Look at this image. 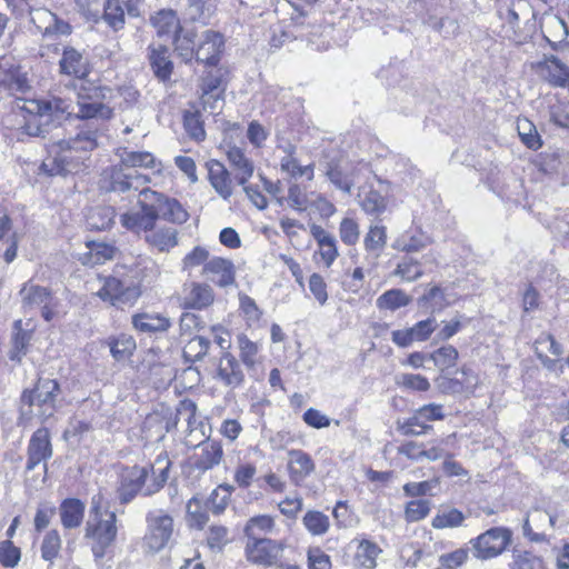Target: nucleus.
<instances>
[{"instance_id": "nucleus-1", "label": "nucleus", "mask_w": 569, "mask_h": 569, "mask_svg": "<svg viewBox=\"0 0 569 569\" xmlns=\"http://www.w3.org/2000/svg\"><path fill=\"white\" fill-rule=\"evenodd\" d=\"M104 128L97 122H84L78 126L74 136L58 142L56 156L42 163L50 176H67L88 169L91 153L100 144Z\"/></svg>"}, {"instance_id": "nucleus-2", "label": "nucleus", "mask_w": 569, "mask_h": 569, "mask_svg": "<svg viewBox=\"0 0 569 569\" xmlns=\"http://www.w3.org/2000/svg\"><path fill=\"white\" fill-rule=\"evenodd\" d=\"M153 164L154 158L150 152L123 149L120 153V164L110 168L106 190L118 193L139 190L150 182V178L138 172L137 168H152Z\"/></svg>"}, {"instance_id": "nucleus-3", "label": "nucleus", "mask_w": 569, "mask_h": 569, "mask_svg": "<svg viewBox=\"0 0 569 569\" xmlns=\"http://www.w3.org/2000/svg\"><path fill=\"white\" fill-rule=\"evenodd\" d=\"M197 405L190 399H183L177 407V419L183 418L188 423L189 435L186 443L191 447H198L200 453L194 458L193 467L199 471H207L218 466L223 457L222 446L219 441L199 440L197 443L192 439L197 431L196 423Z\"/></svg>"}, {"instance_id": "nucleus-4", "label": "nucleus", "mask_w": 569, "mask_h": 569, "mask_svg": "<svg viewBox=\"0 0 569 569\" xmlns=\"http://www.w3.org/2000/svg\"><path fill=\"white\" fill-rule=\"evenodd\" d=\"M118 533L116 512L104 510V517H91L86 523L87 539L92 541L91 551L97 569L110 568L104 565L103 558L109 547L116 541Z\"/></svg>"}, {"instance_id": "nucleus-5", "label": "nucleus", "mask_w": 569, "mask_h": 569, "mask_svg": "<svg viewBox=\"0 0 569 569\" xmlns=\"http://www.w3.org/2000/svg\"><path fill=\"white\" fill-rule=\"evenodd\" d=\"M59 385L56 380H39L31 391H23L21 396V415L38 417L46 420L53 416L54 402Z\"/></svg>"}, {"instance_id": "nucleus-6", "label": "nucleus", "mask_w": 569, "mask_h": 569, "mask_svg": "<svg viewBox=\"0 0 569 569\" xmlns=\"http://www.w3.org/2000/svg\"><path fill=\"white\" fill-rule=\"evenodd\" d=\"M146 533L142 547L149 553H158L169 546L174 532L173 518L163 509H153L146 515Z\"/></svg>"}, {"instance_id": "nucleus-7", "label": "nucleus", "mask_w": 569, "mask_h": 569, "mask_svg": "<svg viewBox=\"0 0 569 569\" xmlns=\"http://www.w3.org/2000/svg\"><path fill=\"white\" fill-rule=\"evenodd\" d=\"M512 541L507 527H492L469 541L470 551L478 560H490L502 555Z\"/></svg>"}, {"instance_id": "nucleus-8", "label": "nucleus", "mask_w": 569, "mask_h": 569, "mask_svg": "<svg viewBox=\"0 0 569 569\" xmlns=\"http://www.w3.org/2000/svg\"><path fill=\"white\" fill-rule=\"evenodd\" d=\"M153 467L132 466L127 467L120 475L119 485L117 487V498L121 505L130 503L139 492L142 491L149 477V470Z\"/></svg>"}, {"instance_id": "nucleus-9", "label": "nucleus", "mask_w": 569, "mask_h": 569, "mask_svg": "<svg viewBox=\"0 0 569 569\" xmlns=\"http://www.w3.org/2000/svg\"><path fill=\"white\" fill-rule=\"evenodd\" d=\"M137 204L139 210L122 213L120 216V223L127 230L140 236L142 230L154 227L161 214L139 193Z\"/></svg>"}, {"instance_id": "nucleus-10", "label": "nucleus", "mask_w": 569, "mask_h": 569, "mask_svg": "<svg viewBox=\"0 0 569 569\" xmlns=\"http://www.w3.org/2000/svg\"><path fill=\"white\" fill-rule=\"evenodd\" d=\"M97 295L103 301L121 307L132 305L139 298L140 291L136 286L127 284L117 277L108 276L103 278V284Z\"/></svg>"}, {"instance_id": "nucleus-11", "label": "nucleus", "mask_w": 569, "mask_h": 569, "mask_svg": "<svg viewBox=\"0 0 569 569\" xmlns=\"http://www.w3.org/2000/svg\"><path fill=\"white\" fill-rule=\"evenodd\" d=\"M283 545L268 538H251L246 545L247 559L256 565L272 566L281 558Z\"/></svg>"}, {"instance_id": "nucleus-12", "label": "nucleus", "mask_w": 569, "mask_h": 569, "mask_svg": "<svg viewBox=\"0 0 569 569\" xmlns=\"http://www.w3.org/2000/svg\"><path fill=\"white\" fill-rule=\"evenodd\" d=\"M53 455L50 440V432L47 428L37 429L28 443L26 471H32L38 465L43 463V470L47 472V461Z\"/></svg>"}, {"instance_id": "nucleus-13", "label": "nucleus", "mask_w": 569, "mask_h": 569, "mask_svg": "<svg viewBox=\"0 0 569 569\" xmlns=\"http://www.w3.org/2000/svg\"><path fill=\"white\" fill-rule=\"evenodd\" d=\"M59 71L61 74L83 80L90 73V63L86 51L69 44L62 46Z\"/></svg>"}, {"instance_id": "nucleus-14", "label": "nucleus", "mask_w": 569, "mask_h": 569, "mask_svg": "<svg viewBox=\"0 0 569 569\" xmlns=\"http://www.w3.org/2000/svg\"><path fill=\"white\" fill-rule=\"evenodd\" d=\"M214 378L230 389L240 388L244 383V372L241 363L229 351L222 352Z\"/></svg>"}, {"instance_id": "nucleus-15", "label": "nucleus", "mask_w": 569, "mask_h": 569, "mask_svg": "<svg viewBox=\"0 0 569 569\" xmlns=\"http://www.w3.org/2000/svg\"><path fill=\"white\" fill-rule=\"evenodd\" d=\"M142 233L148 247L159 253H168L179 243V232L173 227L154 226L151 229L142 230Z\"/></svg>"}, {"instance_id": "nucleus-16", "label": "nucleus", "mask_w": 569, "mask_h": 569, "mask_svg": "<svg viewBox=\"0 0 569 569\" xmlns=\"http://www.w3.org/2000/svg\"><path fill=\"white\" fill-rule=\"evenodd\" d=\"M223 47L224 39L220 32L206 30L196 50V60L208 66H217Z\"/></svg>"}, {"instance_id": "nucleus-17", "label": "nucleus", "mask_w": 569, "mask_h": 569, "mask_svg": "<svg viewBox=\"0 0 569 569\" xmlns=\"http://www.w3.org/2000/svg\"><path fill=\"white\" fill-rule=\"evenodd\" d=\"M213 300V290L207 283L190 282L183 286L181 306L184 309L201 310L209 307Z\"/></svg>"}, {"instance_id": "nucleus-18", "label": "nucleus", "mask_w": 569, "mask_h": 569, "mask_svg": "<svg viewBox=\"0 0 569 569\" xmlns=\"http://www.w3.org/2000/svg\"><path fill=\"white\" fill-rule=\"evenodd\" d=\"M76 118L86 120V122H97L107 131L106 121L113 117V110L104 102H93L89 100L78 99Z\"/></svg>"}, {"instance_id": "nucleus-19", "label": "nucleus", "mask_w": 569, "mask_h": 569, "mask_svg": "<svg viewBox=\"0 0 569 569\" xmlns=\"http://www.w3.org/2000/svg\"><path fill=\"white\" fill-rule=\"evenodd\" d=\"M288 456L289 476L295 483L302 482L315 472L316 463L309 453L299 449H292L288 452Z\"/></svg>"}, {"instance_id": "nucleus-20", "label": "nucleus", "mask_w": 569, "mask_h": 569, "mask_svg": "<svg viewBox=\"0 0 569 569\" xmlns=\"http://www.w3.org/2000/svg\"><path fill=\"white\" fill-rule=\"evenodd\" d=\"M208 179L214 191L224 200L232 196V180L227 168L218 160L207 162Z\"/></svg>"}, {"instance_id": "nucleus-21", "label": "nucleus", "mask_w": 569, "mask_h": 569, "mask_svg": "<svg viewBox=\"0 0 569 569\" xmlns=\"http://www.w3.org/2000/svg\"><path fill=\"white\" fill-rule=\"evenodd\" d=\"M149 49V61L154 76L163 82L169 80L173 71L169 48L162 43H153Z\"/></svg>"}, {"instance_id": "nucleus-22", "label": "nucleus", "mask_w": 569, "mask_h": 569, "mask_svg": "<svg viewBox=\"0 0 569 569\" xmlns=\"http://www.w3.org/2000/svg\"><path fill=\"white\" fill-rule=\"evenodd\" d=\"M310 233L317 241L319 253L326 267H330L339 256L335 236L316 223L310 226Z\"/></svg>"}, {"instance_id": "nucleus-23", "label": "nucleus", "mask_w": 569, "mask_h": 569, "mask_svg": "<svg viewBox=\"0 0 569 569\" xmlns=\"http://www.w3.org/2000/svg\"><path fill=\"white\" fill-rule=\"evenodd\" d=\"M19 295L21 296L22 307L24 310H31L44 305H50L52 300V292L49 288L30 282L22 286Z\"/></svg>"}, {"instance_id": "nucleus-24", "label": "nucleus", "mask_w": 569, "mask_h": 569, "mask_svg": "<svg viewBox=\"0 0 569 569\" xmlns=\"http://www.w3.org/2000/svg\"><path fill=\"white\" fill-rule=\"evenodd\" d=\"M131 322L137 331L148 335L164 332L171 326L169 318L159 313L147 312L133 315Z\"/></svg>"}, {"instance_id": "nucleus-25", "label": "nucleus", "mask_w": 569, "mask_h": 569, "mask_svg": "<svg viewBox=\"0 0 569 569\" xmlns=\"http://www.w3.org/2000/svg\"><path fill=\"white\" fill-rule=\"evenodd\" d=\"M84 503L77 498H67L62 500L59 507L61 525L66 529L80 527L84 517Z\"/></svg>"}, {"instance_id": "nucleus-26", "label": "nucleus", "mask_w": 569, "mask_h": 569, "mask_svg": "<svg viewBox=\"0 0 569 569\" xmlns=\"http://www.w3.org/2000/svg\"><path fill=\"white\" fill-rule=\"evenodd\" d=\"M203 271L206 273L217 274L219 278L214 280L216 284L226 288L234 283V266L232 261L216 257L204 263Z\"/></svg>"}, {"instance_id": "nucleus-27", "label": "nucleus", "mask_w": 569, "mask_h": 569, "mask_svg": "<svg viewBox=\"0 0 569 569\" xmlns=\"http://www.w3.org/2000/svg\"><path fill=\"white\" fill-rule=\"evenodd\" d=\"M227 158L230 164L238 170L236 174V180L239 186H244L248 180L252 177L254 171V166L252 160H250L243 152L242 149L238 147H231L227 152Z\"/></svg>"}, {"instance_id": "nucleus-28", "label": "nucleus", "mask_w": 569, "mask_h": 569, "mask_svg": "<svg viewBox=\"0 0 569 569\" xmlns=\"http://www.w3.org/2000/svg\"><path fill=\"white\" fill-rule=\"evenodd\" d=\"M323 172L330 182L339 190L347 194H351L355 186L353 178L342 169L337 160L328 161L325 164Z\"/></svg>"}, {"instance_id": "nucleus-29", "label": "nucleus", "mask_w": 569, "mask_h": 569, "mask_svg": "<svg viewBox=\"0 0 569 569\" xmlns=\"http://www.w3.org/2000/svg\"><path fill=\"white\" fill-rule=\"evenodd\" d=\"M186 14L194 22L208 24L217 8V0H186Z\"/></svg>"}, {"instance_id": "nucleus-30", "label": "nucleus", "mask_w": 569, "mask_h": 569, "mask_svg": "<svg viewBox=\"0 0 569 569\" xmlns=\"http://www.w3.org/2000/svg\"><path fill=\"white\" fill-rule=\"evenodd\" d=\"M107 343L110 348L111 356L116 361H124L129 359L137 348L134 338L127 333L109 337Z\"/></svg>"}, {"instance_id": "nucleus-31", "label": "nucleus", "mask_w": 569, "mask_h": 569, "mask_svg": "<svg viewBox=\"0 0 569 569\" xmlns=\"http://www.w3.org/2000/svg\"><path fill=\"white\" fill-rule=\"evenodd\" d=\"M114 218L116 211L112 207H94L89 210L86 217V226L89 230H107L113 223Z\"/></svg>"}, {"instance_id": "nucleus-32", "label": "nucleus", "mask_w": 569, "mask_h": 569, "mask_svg": "<svg viewBox=\"0 0 569 569\" xmlns=\"http://www.w3.org/2000/svg\"><path fill=\"white\" fill-rule=\"evenodd\" d=\"M87 248L89 251L84 253L82 263L90 266L104 263L107 260L112 259L117 251L112 244L98 241H88Z\"/></svg>"}, {"instance_id": "nucleus-33", "label": "nucleus", "mask_w": 569, "mask_h": 569, "mask_svg": "<svg viewBox=\"0 0 569 569\" xmlns=\"http://www.w3.org/2000/svg\"><path fill=\"white\" fill-rule=\"evenodd\" d=\"M546 79L553 87L565 88L569 84V67L556 56L546 59Z\"/></svg>"}, {"instance_id": "nucleus-34", "label": "nucleus", "mask_w": 569, "mask_h": 569, "mask_svg": "<svg viewBox=\"0 0 569 569\" xmlns=\"http://www.w3.org/2000/svg\"><path fill=\"white\" fill-rule=\"evenodd\" d=\"M151 22L160 38L169 37L172 39L179 27L177 14L171 9L158 11L151 17Z\"/></svg>"}, {"instance_id": "nucleus-35", "label": "nucleus", "mask_w": 569, "mask_h": 569, "mask_svg": "<svg viewBox=\"0 0 569 569\" xmlns=\"http://www.w3.org/2000/svg\"><path fill=\"white\" fill-rule=\"evenodd\" d=\"M284 151L287 156L280 161L281 170L288 172L292 178L307 176V179L311 181L313 179V164L300 166L298 160L293 157L296 147L292 144H288Z\"/></svg>"}, {"instance_id": "nucleus-36", "label": "nucleus", "mask_w": 569, "mask_h": 569, "mask_svg": "<svg viewBox=\"0 0 569 569\" xmlns=\"http://www.w3.org/2000/svg\"><path fill=\"white\" fill-rule=\"evenodd\" d=\"M112 89L108 86L97 84L94 82L82 80L77 89L78 99L89 100L93 102H103L110 99Z\"/></svg>"}, {"instance_id": "nucleus-37", "label": "nucleus", "mask_w": 569, "mask_h": 569, "mask_svg": "<svg viewBox=\"0 0 569 569\" xmlns=\"http://www.w3.org/2000/svg\"><path fill=\"white\" fill-rule=\"evenodd\" d=\"M466 516L457 508H441L432 518L431 525L435 529L458 528L462 526Z\"/></svg>"}, {"instance_id": "nucleus-38", "label": "nucleus", "mask_w": 569, "mask_h": 569, "mask_svg": "<svg viewBox=\"0 0 569 569\" xmlns=\"http://www.w3.org/2000/svg\"><path fill=\"white\" fill-rule=\"evenodd\" d=\"M239 358L241 363L248 369H253L258 363V353L260 346L251 341L246 335L241 333L237 337Z\"/></svg>"}, {"instance_id": "nucleus-39", "label": "nucleus", "mask_w": 569, "mask_h": 569, "mask_svg": "<svg viewBox=\"0 0 569 569\" xmlns=\"http://www.w3.org/2000/svg\"><path fill=\"white\" fill-rule=\"evenodd\" d=\"M359 204L367 214L378 218L387 210L388 201L379 191L370 189Z\"/></svg>"}, {"instance_id": "nucleus-40", "label": "nucleus", "mask_w": 569, "mask_h": 569, "mask_svg": "<svg viewBox=\"0 0 569 569\" xmlns=\"http://www.w3.org/2000/svg\"><path fill=\"white\" fill-rule=\"evenodd\" d=\"M411 298L406 295L401 289H390L383 292L377 299V307L379 309L397 310L410 303Z\"/></svg>"}, {"instance_id": "nucleus-41", "label": "nucleus", "mask_w": 569, "mask_h": 569, "mask_svg": "<svg viewBox=\"0 0 569 569\" xmlns=\"http://www.w3.org/2000/svg\"><path fill=\"white\" fill-rule=\"evenodd\" d=\"M517 130L520 140L527 148L531 150H538L541 148V137L539 136L535 124L530 120L526 118L519 119L517 122Z\"/></svg>"}, {"instance_id": "nucleus-42", "label": "nucleus", "mask_w": 569, "mask_h": 569, "mask_svg": "<svg viewBox=\"0 0 569 569\" xmlns=\"http://www.w3.org/2000/svg\"><path fill=\"white\" fill-rule=\"evenodd\" d=\"M106 23L118 31L124 26V9L121 0H107L103 10Z\"/></svg>"}, {"instance_id": "nucleus-43", "label": "nucleus", "mask_w": 569, "mask_h": 569, "mask_svg": "<svg viewBox=\"0 0 569 569\" xmlns=\"http://www.w3.org/2000/svg\"><path fill=\"white\" fill-rule=\"evenodd\" d=\"M232 487L229 485H220L216 488L207 499V508L213 515H221L230 500Z\"/></svg>"}, {"instance_id": "nucleus-44", "label": "nucleus", "mask_w": 569, "mask_h": 569, "mask_svg": "<svg viewBox=\"0 0 569 569\" xmlns=\"http://www.w3.org/2000/svg\"><path fill=\"white\" fill-rule=\"evenodd\" d=\"M208 511L210 510L207 508V502L202 506L197 497H192L187 503L189 525L202 529L209 520Z\"/></svg>"}, {"instance_id": "nucleus-45", "label": "nucleus", "mask_w": 569, "mask_h": 569, "mask_svg": "<svg viewBox=\"0 0 569 569\" xmlns=\"http://www.w3.org/2000/svg\"><path fill=\"white\" fill-rule=\"evenodd\" d=\"M62 541L57 529L49 530L41 543V558L44 561L53 563L54 559L59 556L61 550Z\"/></svg>"}, {"instance_id": "nucleus-46", "label": "nucleus", "mask_w": 569, "mask_h": 569, "mask_svg": "<svg viewBox=\"0 0 569 569\" xmlns=\"http://www.w3.org/2000/svg\"><path fill=\"white\" fill-rule=\"evenodd\" d=\"M533 16L532 9L527 0H512L507 9L506 20L511 28H518L522 20Z\"/></svg>"}, {"instance_id": "nucleus-47", "label": "nucleus", "mask_w": 569, "mask_h": 569, "mask_svg": "<svg viewBox=\"0 0 569 569\" xmlns=\"http://www.w3.org/2000/svg\"><path fill=\"white\" fill-rule=\"evenodd\" d=\"M458 357V350L451 345L440 347L429 355V358L433 361L435 366L441 371L455 367Z\"/></svg>"}, {"instance_id": "nucleus-48", "label": "nucleus", "mask_w": 569, "mask_h": 569, "mask_svg": "<svg viewBox=\"0 0 569 569\" xmlns=\"http://www.w3.org/2000/svg\"><path fill=\"white\" fill-rule=\"evenodd\" d=\"M210 348V340L202 337L196 336L191 338L184 347L183 356L187 361L196 362L203 359L207 356Z\"/></svg>"}, {"instance_id": "nucleus-49", "label": "nucleus", "mask_w": 569, "mask_h": 569, "mask_svg": "<svg viewBox=\"0 0 569 569\" xmlns=\"http://www.w3.org/2000/svg\"><path fill=\"white\" fill-rule=\"evenodd\" d=\"M510 569H547L543 560L529 552V551H520L513 550L512 553V562L510 563Z\"/></svg>"}, {"instance_id": "nucleus-50", "label": "nucleus", "mask_w": 569, "mask_h": 569, "mask_svg": "<svg viewBox=\"0 0 569 569\" xmlns=\"http://www.w3.org/2000/svg\"><path fill=\"white\" fill-rule=\"evenodd\" d=\"M160 218L171 223L182 224L188 221L189 213L177 199L168 197Z\"/></svg>"}, {"instance_id": "nucleus-51", "label": "nucleus", "mask_w": 569, "mask_h": 569, "mask_svg": "<svg viewBox=\"0 0 569 569\" xmlns=\"http://www.w3.org/2000/svg\"><path fill=\"white\" fill-rule=\"evenodd\" d=\"M387 243V230L383 226H370L363 239L365 249L367 251L379 252Z\"/></svg>"}, {"instance_id": "nucleus-52", "label": "nucleus", "mask_w": 569, "mask_h": 569, "mask_svg": "<svg viewBox=\"0 0 569 569\" xmlns=\"http://www.w3.org/2000/svg\"><path fill=\"white\" fill-rule=\"evenodd\" d=\"M183 126L188 133V136L196 140L202 141L206 138V131L203 128V122L201 120V116L198 111L190 112L187 111L183 116Z\"/></svg>"}, {"instance_id": "nucleus-53", "label": "nucleus", "mask_w": 569, "mask_h": 569, "mask_svg": "<svg viewBox=\"0 0 569 569\" xmlns=\"http://www.w3.org/2000/svg\"><path fill=\"white\" fill-rule=\"evenodd\" d=\"M379 552L380 549L376 543L362 540L358 547L356 558L362 567L372 569L376 567V559Z\"/></svg>"}, {"instance_id": "nucleus-54", "label": "nucleus", "mask_w": 569, "mask_h": 569, "mask_svg": "<svg viewBox=\"0 0 569 569\" xmlns=\"http://www.w3.org/2000/svg\"><path fill=\"white\" fill-rule=\"evenodd\" d=\"M224 73L221 69L207 72L201 79V93H214L217 91H226Z\"/></svg>"}, {"instance_id": "nucleus-55", "label": "nucleus", "mask_w": 569, "mask_h": 569, "mask_svg": "<svg viewBox=\"0 0 569 569\" xmlns=\"http://www.w3.org/2000/svg\"><path fill=\"white\" fill-rule=\"evenodd\" d=\"M430 512V501L426 499L411 500L406 505L405 518L409 522L425 519Z\"/></svg>"}, {"instance_id": "nucleus-56", "label": "nucleus", "mask_w": 569, "mask_h": 569, "mask_svg": "<svg viewBox=\"0 0 569 569\" xmlns=\"http://www.w3.org/2000/svg\"><path fill=\"white\" fill-rule=\"evenodd\" d=\"M302 521L312 535H323L329 528L328 517L320 511H308Z\"/></svg>"}, {"instance_id": "nucleus-57", "label": "nucleus", "mask_w": 569, "mask_h": 569, "mask_svg": "<svg viewBox=\"0 0 569 569\" xmlns=\"http://www.w3.org/2000/svg\"><path fill=\"white\" fill-rule=\"evenodd\" d=\"M339 237L347 246H355L360 237V228L356 220L343 218L339 226Z\"/></svg>"}, {"instance_id": "nucleus-58", "label": "nucleus", "mask_w": 569, "mask_h": 569, "mask_svg": "<svg viewBox=\"0 0 569 569\" xmlns=\"http://www.w3.org/2000/svg\"><path fill=\"white\" fill-rule=\"evenodd\" d=\"M38 13L48 18L49 22L46 27V33L50 34H60V36H69L72 32V27L69 22L59 19L54 13L49 10H38Z\"/></svg>"}, {"instance_id": "nucleus-59", "label": "nucleus", "mask_w": 569, "mask_h": 569, "mask_svg": "<svg viewBox=\"0 0 569 569\" xmlns=\"http://www.w3.org/2000/svg\"><path fill=\"white\" fill-rule=\"evenodd\" d=\"M21 558V551L11 540L0 542V563L6 568L16 567Z\"/></svg>"}, {"instance_id": "nucleus-60", "label": "nucleus", "mask_w": 569, "mask_h": 569, "mask_svg": "<svg viewBox=\"0 0 569 569\" xmlns=\"http://www.w3.org/2000/svg\"><path fill=\"white\" fill-rule=\"evenodd\" d=\"M397 383L416 391H427L430 388L428 379L418 373H401L397 377Z\"/></svg>"}, {"instance_id": "nucleus-61", "label": "nucleus", "mask_w": 569, "mask_h": 569, "mask_svg": "<svg viewBox=\"0 0 569 569\" xmlns=\"http://www.w3.org/2000/svg\"><path fill=\"white\" fill-rule=\"evenodd\" d=\"M439 485V479H431L421 482H408L403 486L407 497H422L432 495L431 491Z\"/></svg>"}, {"instance_id": "nucleus-62", "label": "nucleus", "mask_w": 569, "mask_h": 569, "mask_svg": "<svg viewBox=\"0 0 569 569\" xmlns=\"http://www.w3.org/2000/svg\"><path fill=\"white\" fill-rule=\"evenodd\" d=\"M77 107L72 104L71 101L53 97L51 100L47 101L43 107L42 111L46 113V111L50 113H61L66 114L67 117H70L76 113Z\"/></svg>"}, {"instance_id": "nucleus-63", "label": "nucleus", "mask_w": 569, "mask_h": 569, "mask_svg": "<svg viewBox=\"0 0 569 569\" xmlns=\"http://www.w3.org/2000/svg\"><path fill=\"white\" fill-rule=\"evenodd\" d=\"M468 559V550L457 549L452 552L440 556V567L438 569H456L463 565Z\"/></svg>"}, {"instance_id": "nucleus-64", "label": "nucleus", "mask_w": 569, "mask_h": 569, "mask_svg": "<svg viewBox=\"0 0 569 569\" xmlns=\"http://www.w3.org/2000/svg\"><path fill=\"white\" fill-rule=\"evenodd\" d=\"M396 274L400 276L407 281H415L422 276V270L419 263L412 259H405L398 263Z\"/></svg>"}]
</instances>
